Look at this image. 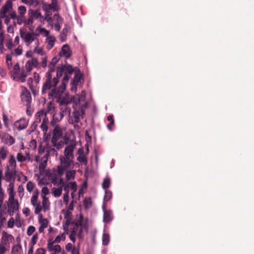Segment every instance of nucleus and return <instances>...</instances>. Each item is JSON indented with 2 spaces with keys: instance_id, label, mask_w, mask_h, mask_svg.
<instances>
[{
  "instance_id": "f257e3e1",
  "label": "nucleus",
  "mask_w": 254,
  "mask_h": 254,
  "mask_svg": "<svg viewBox=\"0 0 254 254\" xmlns=\"http://www.w3.org/2000/svg\"><path fill=\"white\" fill-rule=\"evenodd\" d=\"M75 144L70 143L64 149V155L60 157V164L57 166V173L62 176L64 171L73 167V151Z\"/></svg>"
},
{
  "instance_id": "f03ea898",
  "label": "nucleus",
  "mask_w": 254,
  "mask_h": 254,
  "mask_svg": "<svg viewBox=\"0 0 254 254\" xmlns=\"http://www.w3.org/2000/svg\"><path fill=\"white\" fill-rule=\"evenodd\" d=\"M68 77L66 76L63 79L62 82L58 87H55L49 91L48 97L49 99L53 100L56 99L58 103L61 102L63 100L67 98L64 96V92L65 90L67 79Z\"/></svg>"
},
{
  "instance_id": "7ed1b4c3",
  "label": "nucleus",
  "mask_w": 254,
  "mask_h": 254,
  "mask_svg": "<svg viewBox=\"0 0 254 254\" xmlns=\"http://www.w3.org/2000/svg\"><path fill=\"white\" fill-rule=\"evenodd\" d=\"M33 27H30L29 29L31 31L28 32L26 30L21 29L19 33L20 37L27 46H29L33 42L35 41V51H36L39 44V39H38L39 34L33 32Z\"/></svg>"
},
{
  "instance_id": "20e7f679",
  "label": "nucleus",
  "mask_w": 254,
  "mask_h": 254,
  "mask_svg": "<svg viewBox=\"0 0 254 254\" xmlns=\"http://www.w3.org/2000/svg\"><path fill=\"white\" fill-rule=\"evenodd\" d=\"M53 127L51 143L54 147L60 150L64 144L63 141L60 140L63 137V128L60 126H56Z\"/></svg>"
},
{
  "instance_id": "39448f33",
  "label": "nucleus",
  "mask_w": 254,
  "mask_h": 254,
  "mask_svg": "<svg viewBox=\"0 0 254 254\" xmlns=\"http://www.w3.org/2000/svg\"><path fill=\"white\" fill-rule=\"evenodd\" d=\"M59 83V79L57 77H53L52 75H50L49 73L45 74V79L42 88V94H45L48 91H50L51 89L56 87Z\"/></svg>"
},
{
  "instance_id": "423d86ee",
  "label": "nucleus",
  "mask_w": 254,
  "mask_h": 254,
  "mask_svg": "<svg viewBox=\"0 0 254 254\" xmlns=\"http://www.w3.org/2000/svg\"><path fill=\"white\" fill-rule=\"evenodd\" d=\"M36 116H37L39 118V122H40L41 118H43V121L40 126V128L43 132L44 135L46 136V138L47 139L49 138L51 136V134L50 132L48 133H47L49 122V119L47 117L46 112L44 111L41 110L37 113Z\"/></svg>"
},
{
  "instance_id": "0eeeda50",
  "label": "nucleus",
  "mask_w": 254,
  "mask_h": 254,
  "mask_svg": "<svg viewBox=\"0 0 254 254\" xmlns=\"http://www.w3.org/2000/svg\"><path fill=\"white\" fill-rule=\"evenodd\" d=\"M39 195V191L36 189L34 190L30 200L31 204L35 207L34 212L36 214H39L42 210L41 202L38 200Z\"/></svg>"
},
{
  "instance_id": "6e6552de",
  "label": "nucleus",
  "mask_w": 254,
  "mask_h": 254,
  "mask_svg": "<svg viewBox=\"0 0 254 254\" xmlns=\"http://www.w3.org/2000/svg\"><path fill=\"white\" fill-rule=\"evenodd\" d=\"M20 97L23 103L26 106L27 108L30 107L32 98L30 92L25 87H21Z\"/></svg>"
},
{
  "instance_id": "1a4fd4ad",
  "label": "nucleus",
  "mask_w": 254,
  "mask_h": 254,
  "mask_svg": "<svg viewBox=\"0 0 254 254\" xmlns=\"http://www.w3.org/2000/svg\"><path fill=\"white\" fill-rule=\"evenodd\" d=\"M70 103V102L68 100V99L63 100L62 101H61V102L59 103L60 107V112L59 113H62V114L63 115V117L66 115H68L69 116L70 115L71 109L67 107V105Z\"/></svg>"
},
{
  "instance_id": "9d476101",
  "label": "nucleus",
  "mask_w": 254,
  "mask_h": 254,
  "mask_svg": "<svg viewBox=\"0 0 254 254\" xmlns=\"http://www.w3.org/2000/svg\"><path fill=\"white\" fill-rule=\"evenodd\" d=\"M85 114V110L81 107L78 109H75L72 113L73 121L75 123H78L80 122V117L83 118Z\"/></svg>"
},
{
  "instance_id": "9b49d317",
  "label": "nucleus",
  "mask_w": 254,
  "mask_h": 254,
  "mask_svg": "<svg viewBox=\"0 0 254 254\" xmlns=\"http://www.w3.org/2000/svg\"><path fill=\"white\" fill-rule=\"evenodd\" d=\"M63 115L62 113L59 112H56L53 115L52 120L50 122V125L53 127H55L56 126H60L58 123L62 121L63 118Z\"/></svg>"
},
{
  "instance_id": "f8f14e48",
  "label": "nucleus",
  "mask_w": 254,
  "mask_h": 254,
  "mask_svg": "<svg viewBox=\"0 0 254 254\" xmlns=\"http://www.w3.org/2000/svg\"><path fill=\"white\" fill-rule=\"evenodd\" d=\"M28 126V122L26 119L21 118L14 123V126L19 130L25 129Z\"/></svg>"
},
{
  "instance_id": "ddd939ff",
  "label": "nucleus",
  "mask_w": 254,
  "mask_h": 254,
  "mask_svg": "<svg viewBox=\"0 0 254 254\" xmlns=\"http://www.w3.org/2000/svg\"><path fill=\"white\" fill-rule=\"evenodd\" d=\"M12 7V3L11 0H8L6 1L4 5L2 6L0 11L1 16H4L9 9H11Z\"/></svg>"
},
{
  "instance_id": "4468645a",
  "label": "nucleus",
  "mask_w": 254,
  "mask_h": 254,
  "mask_svg": "<svg viewBox=\"0 0 254 254\" xmlns=\"http://www.w3.org/2000/svg\"><path fill=\"white\" fill-rule=\"evenodd\" d=\"M18 202L9 203L7 212L10 216H12L13 215L14 213L18 210Z\"/></svg>"
},
{
  "instance_id": "2eb2a0df",
  "label": "nucleus",
  "mask_w": 254,
  "mask_h": 254,
  "mask_svg": "<svg viewBox=\"0 0 254 254\" xmlns=\"http://www.w3.org/2000/svg\"><path fill=\"white\" fill-rule=\"evenodd\" d=\"M63 66L64 68V75L63 79H64V77L66 76L68 77V79H67V83L70 77L69 75H71L73 73L74 69H73L72 66L69 64L63 65Z\"/></svg>"
},
{
  "instance_id": "dca6fc26",
  "label": "nucleus",
  "mask_w": 254,
  "mask_h": 254,
  "mask_svg": "<svg viewBox=\"0 0 254 254\" xmlns=\"http://www.w3.org/2000/svg\"><path fill=\"white\" fill-rule=\"evenodd\" d=\"M61 53L66 58H69L71 55V52L69 46L67 44L64 45L62 48Z\"/></svg>"
},
{
  "instance_id": "f3484780",
  "label": "nucleus",
  "mask_w": 254,
  "mask_h": 254,
  "mask_svg": "<svg viewBox=\"0 0 254 254\" xmlns=\"http://www.w3.org/2000/svg\"><path fill=\"white\" fill-rule=\"evenodd\" d=\"M70 27L67 24H64V28L63 29L60 34V39L62 42H64L66 40L67 33L69 30Z\"/></svg>"
},
{
  "instance_id": "a211bd4d",
  "label": "nucleus",
  "mask_w": 254,
  "mask_h": 254,
  "mask_svg": "<svg viewBox=\"0 0 254 254\" xmlns=\"http://www.w3.org/2000/svg\"><path fill=\"white\" fill-rule=\"evenodd\" d=\"M104 216L103 219L105 222H109L112 220V212L110 210H106L103 206Z\"/></svg>"
},
{
  "instance_id": "6ab92c4d",
  "label": "nucleus",
  "mask_w": 254,
  "mask_h": 254,
  "mask_svg": "<svg viewBox=\"0 0 254 254\" xmlns=\"http://www.w3.org/2000/svg\"><path fill=\"white\" fill-rule=\"evenodd\" d=\"M2 242L4 244L6 245L9 241H12L14 240V237L7 232H3L2 236Z\"/></svg>"
},
{
  "instance_id": "aec40b11",
  "label": "nucleus",
  "mask_w": 254,
  "mask_h": 254,
  "mask_svg": "<svg viewBox=\"0 0 254 254\" xmlns=\"http://www.w3.org/2000/svg\"><path fill=\"white\" fill-rule=\"evenodd\" d=\"M55 41L56 38L53 36L47 37L46 43H47V49L49 50L51 49L54 46Z\"/></svg>"
},
{
  "instance_id": "412c9836",
  "label": "nucleus",
  "mask_w": 254,
  "mask_h": 254,
  "mask_svg": "<svg viewBox=\"0 0 254 254\" xmlns=\"http://www.w3.org/2000/svg\"><path fill=\"white\" fill-rule=\"evenodd\" d=\"M5 178L7 182H10L14 179V173L12 171H10L8 167L7 168L5 172Z\"/></svg>"
},
{
  "instance_id": "4be33fe9",
  "label": "nucleus",
  "mask_w": 254,
  "mask_h": 254,
  "mask_svg": "<svg viewBox=\"0 0 254 254\" xmlns=\"http://www.w3.org/2000/svg\"><path fill=\"white\" fill-rule=\"evenodd\" d=\"M42 210L44 211H46L47 210L49 209V201L48 200V197H47L45 195H44L42 196Z\"/></svg>"
},
{
  "instance_id": "5701e85b",
  "label": "nucleus",
  "mask_w": 254,
  "mask_h": 254,
  "mask_svg": "<svg viewBox=\"0 0 254 254\" xmlns=\"http://www.w3.org/2000/svg\"><path fill=\"white\" fill-rule=\"evenodd\" d=\"M8 194H9V198H8L9 203L18 202V200L17 199H14L15 193L13 191V188L9 189Z\"/></svg>"
},
{
  "instance_id": "b1692460",
  "label": "nucleus",
  "mask_w": 254,
  "mask_h": 254,
  "mask_svg": "<svg viewBox=\"0 0 254 254\" xmlns=\"http://www.w3.org/2000/svg\"><path fill=\"white\" fill-rule=\"evenodd\" d=\"M83 216L82 215H81L80 216L79 219L78 221V222H76L75 223V227L74 228H75V230H77L78 226H80L81 227L80 229V230H79V234L78 235V237L80 236V234L81 233V232L82 231V228H83Z\"/></svg>"
},
{
  "instance_id": "393cba45",
  "label": "nucleus",
  "mask_w": 254,
  "mask_h": 254,
  "mask_svg": "<svg viewBox=\"0 0 254 254\" xmlns=\"http://www.w3.org/2000/svg\"><path fill=\"white\" fill-rule=\"evenodd\" d=\"M62 190L63 188L62 186H60L58 188H53L52 189V193L55 197H58L61 195Z\"/></svg>"
},
{
  "instance_id": "a878e982",
  "label": "nucleus",
  "mask_w": 254,
  "mask_h": 254,
  "mask_svg": "<svg viewBox=\"0 0 254 254\" xmlns=\"http://www.w3.org/2000/svg\"><path fill=\"white\" fill-rule=\"evenodd\" d=\"M76 174L75 170H68L66 172L65 178L66 180L68 181L71 179L75 178Z\"/></svg>"
},
{
  "instance_id": "bb28decb",
  "label": "nucleus",
  "mask_w": 254,
  "mask_h": 254,
  "mask_svg": "<svg viewBox=\"0 0 254 254\" xmlns=\"http://www.w3.org/2000/svg\"><path fill=\"white\" fill-rule=\"evenodd\" d=\"M28 14H30L33 18L39 19L42 17L41 13L38 10H29Z\"/></svg>"
},
{
  "instance_id": "cd10ccee",
  "label": "nucleus",
  "mask_w": 254,
  "mask_h": 254,
  "mask_svg": "<svg viewBox=\"0 0 254 254\" xmlns=\"http://www.w3.org/2000/svg\"><path fill=\"white\" fill-rule=\"evenodd\" d=\"M6 63L9 69L12 67V56L11 54H7L6 56Z\"/></svg>"
},
{
  "instance_id": "c85d7f7f",
  "label": "nucleus",
  "mask_w": 254,
  "mask_h": 254,
  "mask_svg": "<svg viewBox=\"0 0 254 254\" xmlns=\"http://www.w3.org/2000/svg\"><path fill=\"white\" fill-rule=\"evenodd\" d=\"M34 22V18L30 15V14H28V18L27 19H25L24 24L25 26L28 27L30 25H32Z\"/></svg>"
},
{
  "instance_id": "c756f323",
  "label": "nucleus",
  "mask_w": 254,
  "mask_h": 254,
  "mask_svg": "<svg viewBox=\"0 0 254 254\" xmlns=\"http://www.w3.org/2000/svg\"><path fill=\"white\" fill-rule=\"evenodd\" d=\"M63 74H64V72L63 65L58 66L57 68V76L56 77H57L59 80L60 78L62 77Z\"/></svg>"
},
{
  "instance_id": "7c9ffc66",
  "label": "nucleus",
  "mask_w": 254,
  "mask_h": 254,
  "mask_svg": "<svg viewBox=\"0 0 254 254\" xmlns=\"http://www.w3.org/2000/svg\"><path fill=\"white\" fill-rule=\"evenodd\" d=\"M110 241V236L108 234L104 233L102 236L103 245L107 246Z\"/></svg>"
},
{
  "instance_id": "2f4dec72",
  "label": "nucleus",
  "mask_w": 254,
  "mask_h": 254,
  "mask_svg": "<svg viewBox=\"0 0 254 254\" xmlns=\"http://www.w3.org/2000/svg\"><path fill=\"white\" fill-rule=\"evenodd\" d=\"M102 188L105 190H107V189L110 187V180L108 178H105L103 182L102 183Z\"/></svg>"
},
{
  "instance_id": "473e14b6",
  "label": "nucleus",
  "mask_w": 254,
  "mask_h": 254,
  "mask_svg": "<svg viewBox=\"0 0 254 254\" xmlns=\"http://www.w3.org/2000/svg\"><path fill=\"white\" fill-rule=\"evenodd\" d=\"M35 187V185L32 181H29L27 182L26 185V189L29 192H31L34 190Z\"/></svg>"
},
{
  "instance_id": "72a5a7b5",
  "label": "nucleus",
  "mask_w": 254,
  "mask_h": 254,
  "mask_svg": "<svg viewBox=\"0 0 254 254\" xmlns=\"http://www.w3.org/2000/svg\"><path fill=\"white\" fill-rule=\"evenodd\" d=\"M22 47L21 46L19 45L18 47L14 50V51L12 52L11 54L14 55L16 56H20L22 54Z\"/></svg>"
},
{
  "instance_id": "f704fd0d",
  "label": "nucleus",
  "mask_w": 254,
  "mask_h": 254,
  "mask_svg": "<svg viewBox=\"0 0 254 254\" xmlns=\"http://www.w3.org/2000/svg\"><path fill=\"white\" fill-rule=\"evenodd\" d=\"M77 161L80 163L86 165L87 163V157L85 155H79L77 158Z\"/></svg>"
},
{
  "instance_id": "c9c22d12",
  "label": "nucleus",
  "mask_w": 254,
  "mask_h": 254,
  "mask_svg": "<svg viewBox=\"0 0 254 254\" xmlns=\"http://www.w3.org/2000/svg\"><path fill=\"white\" fill-rule=\"evenodd\" d=\"M17 160L19 162H23L27 160V157L24 156L21 152H18L16 156Z\"/></svg>"
},
{
  "instance_id": "e433bc0d",
  "label": "nucleus",
  "mask_w": 254,
  "mask_h": 254,
  "mask_svg": "<svg viewBox=\"0 0 254 254\" xmlns=\"http://www.w3.org/2000/svg\"><path fill=\"white\" fill-rule=\"evenodd\" d=\"M56 243L55 241H52V239H49L48 242L47 248L50 252H53L54 249V244Z\"/></svg>"
},
{
  "instance_id": "4c0bfd02",
  "label": "nucleus",
  "mask_w": 254,
  "mask_h": 254,
  "mask_svg": "<svg viewBox=\"0 0 254 254\" xmlns=\"http://www.w3.org/2000/svg\"><path fill=\"white\" fill-rule=\"evenodd\" d=\"M16 19L17 23L18 25H21L22 23H23L24 24V21H25L24 15H18Z\"/></svg>"
},
{
  "instance_id": "58836bf2",
  "label": "nucleus",
  "mask_w": 254,
  "mask_h": 254,
  "mask_svg": "<svg viewBox=\"0 0 254 254\" xmlns=\"http://www.w3.org/2000/svg\"><path fill=\"white\" fill-rule=\"evenodd\" d=\"M4 198V191H3L1 186H0V208H1L2 206Z\"/></svg>"
},
{
  "instance_id": "ea45409f",
  "label": "nucleus",
  "mask_w": 254,
  "mask_h": 254,
  "mask_svg": "<svg viewBox=\"0 0 254 254\" xmlns=\"http://www.w3.org/2000/svg\"><path fill=\"white\" fill-rule=\"evenodd\" d=\"M65 238L66 237L65 233H63L57 236L54 241L56 242V243H60L62 240H64Z\"/></svg>"
},
{
  "instance_id": "a19ab883",
  "label": "nucleus",
  "mask_w": 254,
  "mask_h": 254,
  "mask_svg": "<svg viewBox=\"0 0 254 254\" xmlns=\"http://www.w3.org/2000/svg\"><path fill=\"white\" fill-rule=\"evenodd\" d=\"M76 230L75 229V228H73V230L71 231V233L69 235V238L71 241H72L73 242H75L76 239Z\"/></svg>"
},
{
  "instance_id": "79ce46f5",
  "label": "nucleus",
  "mask_w": 254,
  "mask_h": 254,
  "mask_svg": "<svg viewBox=\"0 0 254 254\" xmlns=\"http://www.w3.org/2000/svg\"><path fill=\"white\" fill-rule=\"evenodd\" d=\"M5 141L6 144L11 145L14 143L15 139L12 136L8 135L5 139Z\"/></svg>"
},
{
  "instance_id": "37998d69",
  "label": "nucleus",
  "mask_w": 254,
  "mask_h": 254,
  "mask_svg": "<svg viewBox=\"0 0 254 254\" xmlns=\"http://www.w3.org/2000/svg\"><path fill=\"white\" fill-rule=\"evenodd\" d=\"M112 197V192L108 190H105V194L104 195V200L105 201H109Z\"/></svg>"
},
{
  "instance_id": "c03bdc74",
  "label": "nucleus",
  "mask_w": 254,
  "mask_h": 254,
  "mask_svg": "<svg viewBox=\"0 0 254 254\" xmlns=\"http://www.w3.org/2000/svg\"><path fill=\"white\" fill-rule=\"evenodd\" d=\"M27 74L24 69L21 70L20 74V80L22 82H24L26 80Z\"/></svg>"
},
{
  "instance_id": "a18cd8bd",
  "label": "nucleus",
  "mask_w": 254,
  "mask_h": 254,
  "mask_svg": "<svg viewBox=\"0 0 254 254\" xmlns=\"http://www.w3.org/2000/svg\"><path fill=\"white\" fill-rule=\"evenodd\" d=\"M18 11L19 15H25V14L26 12V8L24 6H20L18 8Z\"/></svg>"
},
{
  "instance_id": "49530a36",
  "label": "nucleus",
  "mask_w": 254,
  "mask_h": 254,
  "mask_svg": "<svg viewBox=\"0 0 254 254\" xmlns=\"http://www.w3.org/2000/svg\"><path fill=\"white\" fill-rule=\"evenodd\" d=\"M69 185V188L73 190L72 193L75 192L77 190V184L75 182H71L68 184Z\"/></svg>"
},
{
  "instance_id": "de8ad7c7",
  "label": "nucleus",
  "mask_w": 254,
  "mask_h": 254,
  "mask_svg": "<svg viewBox=\"0 0 254 254\" xmlns=\"http://www.w3.org/2000/svg\"><path fill=\"white\" fill-rule=\"evenodd\" d=\"M47 160H44V161H42L40 163L39 166V169L40 172L43 171L45 170V169L47 166Z\"/></svg>"
},
{
  "instance_id": "09e8293b",
  "label": "nucleus",
  "mask_w": 254,
  "mask_h": 254,
  "mask_svg": "<svg viewBox=\"0 0 254 254\" xmlns=\"http://www.w3.org/2000/svg\"><path fill=\"white\" fill-rule=\"evenodd\" d=\"M9 165L11 166H13L14 167H16V162L15 159L13 155H11L10 156V158L9 160Z\"/></svg>"
},
{
  "instance_id": "8fccbe9b",
  "label": "nucleus",
  "mask_w": 254,
  "mask_h": 254,
  "mask_svg": "<svg viewBox=\"0 0 254 254\" xmlns=\"http://www.w3.org/2000/svg\"><path fill=\"white\" fill-rule=\"evenodd\" d=\"M37 30H39L40 34H44L46 37L49 36V32L45 28L38 27Z\"/></svg>"
},
{
  "instance_id": "3c124183",
  "label": "nucleus",
  "mask_w": 254,
  "mask_h": 254,
  "mask_svg": "<svg viewBox=\"0 0 254 254\" xmlns=\"http://www.w3.org/2000/svg\"><path fill=\"white\" fill-rule=\"evenodd\" d=\"M19 71H20L19 64L18 63H16L13 66L12 72H13L14 74L17 75L18 74Z\"/></svg>"
},
{
  "instance_id": "603ef678",
  "label": "nucleus",
  "mask_w": 254,
  "mask_h": 254,
  "mask_svg": "<svg viewBox=\"0 0 254 254\" xmlns=\"http://www.w3.org/2000/svg\"><path fill=\"white\" fill-rule=\"evenodd\" d=\"M39 222L41 224V226L45 228L48 227V221L47 219H43L39 220Z\"/></svg>"
},
{
  "instance_id": "864d4df0",
  "label": "nucleus",
  "mask_w": 254,
  "mask_h": 254,
  "mask_svg": "<svg viewBox=\"0 0 254 254\" xmlns=\"http://www.w3.org/2000/svg\"><path fill=\"white\" fill-rule=\"evenodd\" d=\"M44 10L46 11V13L45 15V19L47 21H50L52 20V17L51 16L52 13H49V11L46 9L45 8H44Z\"/></svg>"
},
{
  "instance_id": "5fc2aeb1",
  "label": "nucleus",
  "mask_w": 254,
  "mask_h": 254,
  "mask_svg": "<svg viewBox=\"0 0 254 254\" xmlns=\"http://www.w3.org/2000/svg\"><path fill=\"white\" fill-rule=\"evenodd\" d=\"M38 238V235L37 234H35L32 236L31 241V246H34V245H35L36 244Z\"/></svg>"
},
{
  "instance_id": "6e6d98bb",
  "label": "nucleus",
  "mask_w": 254,
  "mask_h": 254,
  "mask_svg": "<svg viewBox=\"0 0 254 254\" xmlns=\"http://www.w3.org/2000/svg\"><path fill=\"white\" fill-rule=\"evenodd\" d=\"M35 231V228L33 226H30L28 227L27 231V234L28 236H31Z\"/></svg>"
},
{
  "instance_id": "4d7b16f0",
  "label": "nucleus",
  "mask_w": 254,
  "mask_h": 254,
  "mask_svg": "<svg viewBox=\"0 0 254 254\" xmlns=\"http://www.w3.org/2000/svg\"><path fill=\"white\" fill-rule=\"evenodd\" d=\"M32 64L33 65L36 66L38 64V61L37 59H33L32 60V61L30 62L29 61H28L26 64V66H27V64H28L29 66H30V64Z\"/></svg>"
},
{
  "instance_id": "13d9d810",
  "label": "nucleus",
  "mask_w": 254,
  "mask_h": 254,
  "mask_svg": "<svg viewBox=\"0 0 254 254\" xmlns=\"http://www.w3.org/2000/svg\"><path fill=\"white\" fill-rule=\"evenodd\" d=\"M70 213V212H67L66 214L64 216V218L65 219H66V221L65 222L63 223V224L64 225H66V226H69V225L71 223V220L70 218H68V215Z\"/></svg>"
},
{
  "instance_id": "bf43d9fd",
  "label": "nucleus",
  "mask_w": 254,
  "mask_h": 254,
  "mask_svg": "<svg viewBox=\"0 0 254 254\" xmlns=\"http://www.w3.org/2000/svg\"><path fill=\"white\" fill-rule=\"evenodd\" d=\"M54 254H57L61 252V247L59 245L54 246L53 251Z\"/></svg>"
},
{
  "instance_id": "052dcab7",
  "label": "nucleus",
  "mask_w": 254,
  "mask_h": 254,
  "mask_svg": "<svg viewBox=\"0 0 254 254\" xmlns=\"http://www.w3.org/2000/svg\"><path fill=\"white\" fill-rule=\"evenodd\" d=\"M6 46L9 50H11L14 46V44L13 43L12 39H10L7 42Z\"/></svg>"
},
{
  "instance_id": "680f3d73",
  "label": "nucleus",
  "mask_w": 254,
  "mask_h": 254,
  "mask_svg": "<svg viewBox=\"0 0 254 254\" xmlns=\"http://www.w3.org/2000/svg\"><path fill=\"white\" fill-rule=\"evenodd\" d=\"M14 219L11 217L10 218L7 222V227L10 228H12L14 227Z\"/></svg>"
},
{
  "instance_id": "e2e57ef3",
  "label": "nucleus",
  "mask_w": 254,
  "mask_h": 254,
  "mask_svg": "<svg viewBox=\"0 0 254 254\" xmlns=\"http://www.w3.org/2000/svg\"><path fill=\"white\" fill-rule=\"evenodd\" d=\"M6 220V217L2 212H0V227L3 225V223Z\"/></svg>"
},
{
  "instance_id": "0e129e2a",
  "label": "nucleus",
  "mask_w": 254,
  "mask_h": 254,
  "mask_svg": "<svg viewBox=\"0 0 254 254\" xmlns=\"http://www.w3.org/2000/svg\"><path fill=\"white\" fill-rule=\"evenodd\" d=\"M54 17L57 18L56 22H59V23H62L63 22V18L58 13L55 14Z\"/></svg>"
},
{
  "instance_id": "69168bd1",
  "label": "nucleus",
  "mask_w": 254,
  "mask_h": 254,
  "mask_svg": "<svg viewBox=\"0 0 254 254\" xmlns=\"http://www.w3.org/2000/svg\"><path fill=\"white\" fill-rule=\"evenodd\" d=\"M4 37L2 32L0 33V45L2 48H3V42Z\"/></svg>"
},
{
  "instance_id": "338daca9",
  "label": "nucleus",
  "mask_w": 254,
  "mask_h": 254,
  "mask_svg": "<svg viewBox=\"0 0 254 254\" xmlns=\"http://www.w3.org/2000/svg\"><path fill=\"white\" fill-rule=\"evenodd\" d=\"M46 250L44 248H39L36 250V254H45Z\"/></svg>"
},
{
  "instance_id": "774afa93",
  "label": "nucleus",
  "mask_w": 254,
  "mask_h": 254,
  "mask_svg": "<svg viewBox=\"0 0 254 254\" xmlns=\"http://www.w3.org/2000/svg\"><path fill=\"white\" fill-rule=\"evenodd\" d=\"M59 61V59L57 57H54L53 58L52 61L50 63L49 65H52L55 66Z\"/></svg>"
}]
</instances>
